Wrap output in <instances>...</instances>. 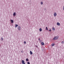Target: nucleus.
<instances>
[{
	"instance_id": "nucleus-1",
	"label": "nucleus",
	"mask_w": 64,
	"mask_h": 64,
	"mask_svg": "<svg viewBox=\"0 0 64 64\" xmlns=\"http://www.w3.org/2000/svg\"><path fill=\"white\" fill-rule=\"evenodd\" d=\"M59 38V36H57L54 38L53 39V40H58V39Z\"/></svg>"
},
{
	"instance_id": "nucleus-2",
	"label": "nucleus",
	"mask_w": 64,
	"mask_h": 64,
	"mask_svg": "<svg viewBox=\"0 0 64 64\" xmlns=\"http://www.w3.org/2000/svg\"><path fill=\"white\" fill-rule=\"evenodd\" d=\"M18 30H21V27L19 26L18 27Z\"/></svg>"
},
{
	"instance_id": "nucleus-3",
	"label": "nucleus",
	"mask_w": 64,
	"mask_h": 64,
	"mask_svg": "<svg viewBox=\"0 0 64 64\" xmlns=\"http://www.w3.org/2000/svg\"><path fill=\"white\" fill-rule=\"evenodd\" d=\"M22 63L23 64H25V61H24V60H22Z\"/></svg>"
},
{
	"instance_id": "nucleus-4",
	"label": "nucleus",
	"mask_w": 64,
	"mask_h": 64,
	"mask_svg": "<svg viewBox=\"0 0 64 64\" xmlns=\"http://www.w3.org/2000/svg\"><path fill=\"white\" fill-rule=\"evenodd\" d=\"M54 16H56V15H57V14H56V12H55L54 13Z\"/></svg>"
},
{
	"instance_id": "nucleus-5",
	"label": "nucleus",
	"mask_w": 64,
	"mask_h": 64,
	"mask_svg": "<svg viewBox=\"0 0 64 64\" xmlns=\"http://www.w3.org/2000/svg\"><path fill=\"white\" fill-rule=\"evenodd\" d=\"M57 24L58 26H60V23H59V22H57Z\"/></svg>"
},
{
	"instance_id": "nucleus-6",
	"label": "nucleus",
	"mask_w": 64,
	"mask_h": 64,
	"mask_svg": "<svg viewBox=\"0 0 64 64\" xmlns=\"http://www.w3.org/2000/svg\"><path fill=\"white\" fill-rule=\"evenodd\" d=\"M10 21L12 23H13V22H14V21H13V20H11Z\"/></svg>"
},
{
	"instance_id": "nucleus-7",
	"label": "nucleus",
	"mask_w": 64,
	"mask_h": 64,
	"mask_svg": "<svg viewBox=\"0 0 64 64\" xmlns=\"http://www.w3.org/2000/svg\"><path fill=\"white\" fill-rule=\"evenodd\" d=\"M30 55H32V54H33V53H32V52L31 51H30Z\"/></svg>"
},
{
	"instance_id": "nucleus-8",
	"label": "nucleus",
	"mask_w": 64,
	"mask_h": 64,
	"mask_svg": "<svg viewBox=\"0 0 64 64\" xmlns=\"http://www.w3.org/2000/svg\"><path fill=\"white\" fill-rule=\"evenodd\" d=\"M41 44L42 45H44V43L43 42H41Z\"/></svg>"
},
{
	"instance_id": "nucleus-9",
	"label": "nucleus",
	"mask_w": 64,
	"mask_h": 64,
	"mask_svg": "<svg viewBox=\"0 0 64 64\" xmlns=\"http://www.w3.org/2000/svg\"><path fill=\"white\" fill-rule=\"evenodd\" d=\"M54 45H55V44H52V46H54Z\"/></svg>"
},
{
	"instance_id": "nucleus-10",
	"label": "nucleus",
	"mask_w": 64,
	"mask_h": 64,
	"mask_svg": "<svg viewBox=\"0 0 64 64\" xmlns=\"http://www.w3.org/2000/svg\"><path fill=\"white\" fill-rule=\"evenodd\" d=\"M39 30H40V32L42 31V28H40L39 29Z\"/></svg>"
},
{
	"instance_id": "nucleus-11",
	"label": "nucleus",
	"mask_w": 64,
	"mask_h": 64,
	"mask_svg": "<svg viewBox=\"0 0 64 64\" xmlns=\"http://www.w3.org/2000/svg\"><path fill=\"white\" fill-rule=\"evenodd\" d=\"M15 15H16V12H14V14H13L14 16H15Z\"/></svg>"
},
{
	"instance_id": "nucleus-12",
	"label": "nucleus",
	"mask_w": 64,
	"mask_h": 64,
	"mask_svg": "<svg viewBox=\"0 0 64 64\" xmlns=\"http://www.w3.org/2000/svg\"><path fill=\"white\" fill-rule=\"evenodd\" d=\"M18 24H16V28L17 27H18Z\"/></svg>"
},
{
	"instance_id": "nucleus-13",
	"label": "nucleus",
	"mask_w": 64,
	"mask_h": 64,
	"mask_svg": "<svg viewBox=\"0 0 64 64\" xmlns=\"http://www.w3.org/2000/svg\"><path fill=\"white\" fill-rule=\"evenodd\" d=\"M52 29L53 30H54H54H55V28H52Z\"/></svg>"
},
{
	"instance_id": "nucleus-14",
	"label": "nucleus",
	"mask_w": 64,
	"mask_h": 64,
	"mask_svg": "<svg viewBox=\"0 0 64 64\" xmlns=\"http://www.w3.org/2000/svg\"><path fill=\"white\" fill-rule=\"evenodd\" d=\"M46 30H48V28L47 27H46Z\"/></svg>"
},
{
	"instance_id": "nucleus-15",
	"label": "nucleus",
	"mask_w": 64,
	"mask_h": 64,
	"mask_svg": "<svg viewBox=\"0 0 64 64\" xmlns=\"http://www.w3.org/2000/svg\"><path fill=\"white\" fill-rule=\"evenodd\" d=\"M62 44H63V43H64V41L62 42Z\"/></svg>"
},
{
	"instance_id": "nucleus-16",
	"label": "nucleus",
	"mask_w": 64,
	"mask_h": 64,
	"mask_svg": "<svg viewBox=\"0 0 64 64\" xmlns=\"http://www.w3.org/2000/svg\"><path fill=\"white\" fill-rule=\"evenodd\" d=\"M26 61H28V58H26Z\"/></svg>"
},
{
	"instance_id": "nucleus-17",
	"label": "nucleus",
	"mask_w": 64,
	"mask_h": 64,
	"mask_svg": "<svg viewBox=\"0 0 64 64\" xmlns=\"http://www.w3.org/2000/svg\"><path fill=\"white\" fill-rule=\"evenodd\" d=\"M24 44H26V42L24 41Z\"/></svg>"
},
{
	"instance_id": "nucleus-18",
	"label": "nucleus",
	"mask_w": 64,
	"mask_h": 64,
	"mask_svg": "<svg viewBox=\"0 0 64 64\" xmlns=\"http://www.w3.org/2000/svg\"><path fill=\"white\" fill-rule=\"evenodd\" d=\"M1 39L2 40H3V38H1Z\"/></svg>"
},
{
	"instance_id": "nucleus-19",
	"label": "nucleus",
	"mask_w": 64,
	"mask_h": 64,
	"mask_svg": "<svg viewBox=\"0 0 64 64\" xmlns=\"http://www.w3.org/2000/svg\"><path fill=\"white\" fill-rule=\"evenodd\" d=\"M49 31H50H50H51V29H50V30H49Z\"/></svg>"
},
{
	"instance_id": "nucleus-20",
	"label": "nucleus",
	"mask_w": 64,
	"mask_h": 64,
	"mask_svg": "<svg viewBox=\"0 0 64 64\" xmlns=\"http://www.w3.org/2000/svg\"><path fill=\"white\" fill-rule=\"evenodd\" d=\"M28 64H30V62H28Z\"/></svg>"
},
{
	"instance_id": "nucleus-21",
	"label": "nucleus",
	"mask_w": 64,
	"mask_h": 64,
	"mask_svg": "<svg viewBox=\"0 0 64 64\" xmlns=\"http://www.w3.org/2000/svg\"><path fill=\"white\" fill-rule=\"evenodd\" d=\"M41 4H43V2H41Z\"/></svg>"
},
{
	"instance_id": "nucleus-22",
	"label": "nucleus",
	"mask_w": 64,
	"mask_h": 64,
	"mask_svg": "<svg viewBox=\"0 0 64 64\" xmlns=\"http://www.w3.org/2000/svg\"><path fill=\"white\" fill-rule=\"evenodd\" d=\"M63 10H64V6L63 7Z\"/></svg>"
},
{
	"instance_id": "nucleus-23",
	"label": "nucleus",
	"mask_w": 64,
	"mask_h": 64,
	"mask_svg": "<svg viewBox=\"0 0 64 64\" xmlns=\"http://www.w3.org/2000/svg\"><path fill=\"white\" fill-rule=\"evenodd\" d=\"M38 40H40V39L39 38V39H38Z\"/></svg>"
}]
</instances>
